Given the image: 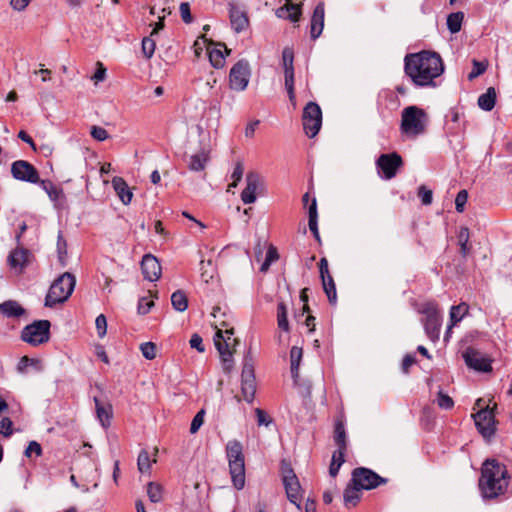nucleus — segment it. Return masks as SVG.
Wrapping results in <instances>:
<instances>
[{
  "label": "nucleus",
  "instance_id": "nucleus-10",
  "mask_svg": "<svg viewBox=\"0 0 512 512\" xmlns=\"http://www.w3.org/2000/svg\"><path fill=\"white\" fill-rule=\"evenodd\" d=\"M251 70L249 62L241 59L236 62L229 73V86L235 91H244L249 83Z\"/></svg>",
  "mask_w": 512,
  "mask_h": 512
},
{
  "label": "nucleus",
  "instance_id": "nucleus-26",
  "mask_svg": "<svg viewBox=\"0 0 512 512\" xmlns=\"http://www.w3.org/2000/svg\"><path fill=\"white\" fill-rule=\"evenodd\" d=\"M333 438L335 444L338 447L336 451H341V453H345L347 449V435L342 417H339L335 420Z\"/></svg>",
  "mask_w": 512,
  "mask_h": 512
},
{
  "label": "nucleus",
  "instance_id": "nucleus-8",
  "mask_svg": "<svg viewBox=\"0 0 512 512\" xmlns=\"http://www.w3.org/2000/svg\"><path fill=\"white\" fill-rule=\"evenodd\" d=\"M387 479L365 467H357L352 471L351 483L361 490H371L379 485L386 484Z\"/></svg>",
  "mask_w": 512,
  "mask_h": 512
},
{
  "label": "nucleus",
  "instance_id": "nucleus-3",
  "mask_svg": "<svg viewBox=\"0 0 512 512\" xmlns=\"http://www.w3.org/2000/svg\"><path fill=\"white\" fill-rule=\"evenodd\" d=\"M429 123L426 111L416 105L405 107L401 112L400 131L409 138L423 135Z\"/></svg>",
  "mask_w": 512,
  "mask_h": 512
},
{
  "label": "nucleus",
  "instance_id": "nucleus-43",
  "mask_svg": "<svg viewBox=\"0 0 512 512\" xmlns=\"http://www.w3.org/2000/svg\"><path fill=\"white\" fill-rule=\"evenodd\" d=\"M436 403L440 408L445 410H450L454 407L453 399L441 390L437 394Z\"/></svg>",
  "mask_w": 512,
  "mask_h": 512
},
{
  "label": "nucleus",
  "instance_id": "nucleus-18",
  "mask_svg": "<svg viewBox=\"0 0 512 512\" xmlns=\"http://www.w3.org/2000/svg\"><path fill=\"white\" fill-rule=\"evenodd\" d=\"M261 179L258 173L249 172L246 175V187L241 192V200L244 204H252L256 201V191L260 185Z\"/></svg>",
  "mask_w": 512,
  "mask_h": 512
},
{
  "label": "nucleus",
  "instance_id": "nucleus-2",
  "mask_svg": "<svg viewBox=\"0 0 512 512\" xmlns=\"http://www.w3.org/2000/svg\"><path fill=\"white\" fill-rule=\"evenodd\" d=\"M510 476L506 466L496 459H487L482 464L479 478V490L484 499H496L503 495L509 484Z\"/></svg>",
  "mask_w": 512,
  "mask_h": 512
},
{
  "label": "nucleus",
  "instance_id": "nucleus-46",
  "mask_svg": "<svg viewBox=\"0 0 512 512\" xmlns=\"http://www.w3.org/2000/svg\"><path fill=\"white\" fill-rule=\"evenodd\" d=\"M140 350L143 357L148 360H153L156 357V345L153 342L142 343Z\"/></svg>",
  "mask_w": 512,
  "mask_h": 512
},
{
  "label": "nucleus",
  "instance_id": "nucleus-58",
  "mask_svg": "<svg viewBox=\"0 0 512 512\" xmlns=\"http://www.w3.org/2000/svg\"><path fill=\"white\" fill-rule=\"evenodd\" d=\"M32 364V359H30L27 355L23 356L17 364V371L20 373H25L27 368Z\"/></svg>",
  "mask_w": 512,
  "mask_h": 512
},
{
  "label": "nucleus",
  "instance_id": "nucleus-41",
  "mask_svg": "<svg viewBox=\"0 0 512 512\" xmlns=\"http://www.w3.org/2000/svg\"><path fill=\"white\" fill-rule=\"evenodd\" d=\"M138 469L141 473L149 472L151 468V461L149 453L146 450H141L137 459Z\"/></svg>",
  "mask_w": 512,
  "mask_h": 512
},
{
  "label": "nucleus",
  "instance_id": "nucleus-19",
  "mask_svg": "<svg viewBox=\"0 0 512 512\" xmlns=\"http://www.w3.org/2000/svg\"><path fill=\"white\" fill-rule=\"evenodd\" d=\"M463 358L466 365L476 371L489 372L492 370L490 361L474 350H467L463 354Z\"/></svg>",
  "mask_w": 512,
  "mask_h": 512
},
{
  "label": "nucleus",
  "instance_id": "nucleus-9",
  "mask_svg": "<svg viewBox=\"0 0 512 512\" xmlns=\"http://www.w3.org/2000/svg\"><path fill=\"white\" fill-rule=\"evenodd\" d=\"M303 129L310 138L315 137L322 124V112L320 106L315 102H309L303 109Z\"/></svg>",
  "mask_w": 512,
  "mask_h": 512
},
{
  "label": "nucleus",
  "instance_id": "nucleus-32",
  "mask_svg": "<svg viewBox=\"0 0 512 512\" xmlns=\"http://www.w3.org/2000/svg\"><path fill=\"white\" fill-rule=\"evenodd\" d=\"M323 290L327 295L328 301L331 305H335L337 303V292L335 282L331 275H328L324 278H321Z\"/></svg>",
  "mask_w": 512,
  "mask_h": 512
},
{
  "label": "nucleus",
  "instance_id": "nucleus-62",
  "mask_svg": "<svg viewBox=\"0 0 512 512\" xmlns=\"http://www.w3.org/2000/svg\"><path fill=\"white\" fill-rule=\"evenodd\" d=\"M458 242L459 243H469L470 232L467 227H461L458 233Z\"/></svg>",
  "mask_w": 512,
  "mask_h": 512
},
{
  "label": "nucleus",
  "instance_id": "nucleus-38",
  "mask_svg": "<svg viewBox=\"0 0 512 512\" xmlns=\"http://www.w3.org/2000/svg\"><path fill=\"white\" fill-rule=\"evenodd\" d=\"M467 312L468 305L466 303L452 306L450 309V322L452 325H456L458 322H460Z\"/></svg>",
  "mask_w": 512,
  "mask_h": 512
},
{
  "label": "nucleus",
  "instance_id": "nucleus-17",
  "mask_svg": "<svg viewBox=\"0 0 512 512\" xmlns=\"http://www.w3.org/2000/svg\"><path fill=\"white\" fill-rule=\"evenodd\" d=\"M141 269L144 278L151 282L160 278L161 265L158 259L151 254H146L143 256L141 261Z\"/></svg>",
  "mask_w": 512,
  "mask_h": 512
},
{
  "label": "nucleus",
  "instance_id": "nucleus-61",
  "mask_svg": "<svg viewBox=\"0 0 512 512\" xmlns=\"http://www.w3.org/2000/svg\"><path fill=\"white\" fill-rule=\"evenodd\" d=\"M308 226L316 239H319L318 217H309Z\"/></svg>",
  "mask_w": 512,
  "mask_h": 512
},
{
  "label": "nucleus",
  "instance_id": "nucleus-51",
  "mask_svg": "<svg viewBox=\"0 0 512 512\" xmlns=\"http://www.w3.org/2000/svg\"><path fill=\"white\" fill-rule=\"evenodd\" d=\"M418 196L420 197L423 205H430L432 203V200H433L432 191L427 189L424 185L419 187Z\"/></svg>",
  "mask_w": 512,
  "mask_h": 512
},
{
  "label": "nucleus",
  "instance_id": "nucleus-33",
  "mask_svg": "<svg viewBox=\"0 0 512 512\" xmlns=\"http://www.w3.org/2000/svg\"><path fill=\"white\" fill-rule=\"evenodd\" d=\"M360 491H361V489L358 486L353 485L350 482V484L344 490V494H343V499H344L345 505L355 506L360 500Z\"/></svg>",
  "mask_w": 512,
  "mask_h": 512
},
{
  "label": "nucleus",
  "instance_id": "nucleus-36",
  "mask_svg": "<svg viewBox=\"0 0 512 512\" xmlns=\"http://www.w3.org/2000/svg\"><path fill=\"white\" fill-rule=\"evenodd\" d=\"M464 19L463 12H454L447 17V28L451 33H457L461 30L462 21Z\"/></svg>",
  "mask_w": 512,
  "mask_h": 512
},
{
  "label": "nucleus",
  "instance_id": "nucleus-23",
  "mask_svg": "<svg viewBox=\"0 0 512 512\" xmlns=\"http://www.w3.org/2000/svg\"><path fill=\"white\" fill-rule=\"evenodd\" d=\"M210 159V151L206 148H201L200 151L190 156L188 168L190 171L199 172L203 171Z\"/></svg>",
  "mask_w": 512,
  "mask_h": 512
},
{
  "label": "nucleus",
  "instance_id": "nucleus-37",
  "mask_svg": "<svg viewBox=\"0 0 512 512\" xmlns=\"http://www.w3.org/2000/svg\"><path fill=\"white\" fill-rule=\"evenodd\" d=\"M277 324L281 330L289 332L290 326L287 318V307L284 302H279L277 305Z\"/></svg>",
  "mask_w": 512,
  "mask_h": 512
},
{
  "label": "nucleus",
  "instance_id": "nucleus-29",
  "mask_svg": "<svg viewBox=\"0 0 512 512\" xmlns=\"http://www.w3.org/2000/svg\"><path fill=\"white\" fill-rule=\"evenodd\" d=\"M214 341L222 361L224 363H228L229 361H231L232 353L229 351V344L227 343V340L223 336L222 330H217Z\"/></svg>",
  "mask_w": 512,
  "mask_h": 512
},
{
  "label": "nucleus",
  "instance_id": "nucleus-40",
  "mask_svg": "<svg viewBox=\"0 0 512 512\" xmlns=\"http://www.w3.org/2000/svg\"><path fill=\"white\" fill-rule=\"evenodd\" d=\"M147 495L151 502H160L162 500V487L157 483L150 482L147 486Z\"/></svg>",
  "mask_w": 512,
  "mask_h": 512
},
{
  "label": "nucleus",
  "instance_id": "nucleus-39",
  "mask_svg": "<svg viewBox=\"0 0 512 512\" xmlns=\"http://www.w3.org/2000/svg\"><path fill=\"white\" fill-rule=\"evenodd\" d=\"M344 454L345 453H341V451H334L329 467V474L331 477H336L338 474L341 465L344 463Z\"/></svg>",
  "mask_w": 512,
  "mask_h": 512
},
{
  "label": "nucleus",
  "instance_id": "nucleus-1",
  "mask_svg": "<svg viewBox=\"0 0 512 512\" xmlns=\"http://www.w3.org/2000/svg\"><path fill=\"white\" fill-rule=\"evenodd\" d=\"M404 71L415 86L435 87L434 80L444 72V65L438 53L421 51L405 56Z\"/></svg>",
  "mask_w": 512,
  "mask_h": 512
},
{
  "label": "nucleus",
  "instance_id": "nucleus-21",
  "mask_svg": "<svg viewBox=\"0 0 512 512\" xmlns=\"http://www.w3.org/2000/svg\"><path fill=\"white\" fill-rule=\"evenodd\" d=\"M11 174L16 180L32 182V164L17 160L11 165Z\"/></svg>",
  "mask_w": 512,
  "mask_h": 512
},
{
  "label": "nucleus",
  "instance_id": "nucleus-44",
  "mask_svg": "<svg viewBox=\"0 0 512 512\" xmlns=\"http://www.w3.org/2000/svg\"><path fill=\"white\" fill-rule=\"evenodd\" d=\"M473 68L472 71L468 74V79L473 80L483 74L487 69V63L481 62L476 59L472 60Z\"/></svg>",
  "mask_w": 512,
  "mask_h": 512
},
{
  "label": "nucleus",
  "instance_id": "nucleus-34",
  "mask_svg": "<svg viewBox=\"0 0 512 512\" xmlns=\"http://www.w3.org/2000/svg\"><path fill=\"white\" fill-rule=\"evenodd\" d=\"M172 307L178 312H184L188 308V298L184 291L177 290L171 295Z\"/></svg>",
  "mask_w": 512,
  "mask_h": 512
},
{
  "label": "nucleus",
  "instance_id": "nucleus-64",
  "mask_svg": "<svg viewBox=\"0 0 512 512\" xmlns=\"http://www.w3.org/2000/svg\"><path fill=\"white\" fill-rule=\"evenodd\" d=\"M50 192L51 193L48 196L50 200L53 201L54 203H58L61 199L64 198L63 191L57 187H55V189H53Z\"/></svg>",
  "mask_w": 512,
  "mask_h": 512
},
{
  "label": "nucleus",
  "instance_id": "nucleus-60",
  "mask_svg": "<svg viewBox=\"0 0 512 512\" xmlns=\"http://www.w3.org/2000/svg\"><path fill=\"white\" fill-rule=\"evenodd\" d=\"M416 362V359L413 355L407 354L404 356L402 361V370L404 373H408L409 368Z\"/></svg>",
  "mask_w": 512,
  "mask_h": 512
},
{
  "label": "nucleus",
  "instance_id": "nucleus-24",
  "mask_svg": "<svg viewBox=\"0 0 512 512\" xmlns=\"http://www.w3.org/2000/svg\"><path fill=\"white\" fill-rule=\"evenodd\" d=\"M51 323L48 320H34V346L43 344L50 339Z\"/></svg>",
  "mask_w": 512,
  "mask_h": 512
},
{
  "label": "nucleus",
  "instance_id": "nucleus-35",
  "mask_svg": "<svg viewBox=\"0 0 512 512\" xmlns=\"http://www.w3.org/2000/svg\"><path fill=\"white\" fill-rule=\"evenodd\" d=\"M0 312L8 317H18L24 314V309L15 301L0 304Z\"/></svg>",
  "mask_w": 512,
  "mask_h": 512
},
{
  "label": "nucleus",
  "instance_id": "nucleus-63",
  "mask_svg": "<svg viewBox=\"0 0 512 512\" xmlns=\"http://www.w3.org/2000/svg\"><path fill=\"white\" fill-rule=\"evenodd\" d=\"M31 0H11L10 4L14 10L21 11L25 9Z\"/></svg>",
  "mask_w": 512,
  "mask_h": 512
},
{
  "label": "nucleus",
  "instance_id": "nucleus-13",
  "mask_svg": "<svg viewBox=\"0 0 512 512\" xmlns=\"http://www.w3.org/2000/svg\"><path fill=\"white\" fill-rule=\"evenodd\" d=\"M402 165V157L397 152L381 154L376 160L377 169L383 173L382 178L386 180L394 178Z\"/></svg>",
  "mask_w": 512,
  "mask_h": 512
},
{
  "label": "nucleus",
  "instance_id": "nucleus-54",
  "mask_svg": "<svg viewBox=\"0 0 512 512\" xmlns=\"http://www.w3.org/2000/svg\"><path fill=\"white\" fill-rule=\"evenodd\" d=\"M189 344H190V347L193 348V349H196L198 352L200 353H203L205 351V346L203 344V339L202 337L197 334V333H194L191 338H190V341H189Z\"/></svg>",
  "mask_w": 512,
  "mask_h": 512
},
{
  "label": "nucleus",
  "instance_id": "nucleus-4",
  "mask_svg": "<svg viewBox=\"0 0 512 512\" xmlns=\"http://www.w3.org/2000/svg\"><path fill=\"white\" fill-rule=\"evenodd\" d=\"M226 456L233 486L241 490L245 485V461L242 444L238 440H230L226 444Z\"/></svg>",
  "mask_w": 512,
  "mask_h": 512
},
{
  "label": "nucleus",
  "instance_id": "nucleus-49",
  "mask_svg": "<svg viewBox=\"0 0 512 512\" xmlns=\"http://www.w3.org/2000/svg\"><path fill=\"white\" fill-rule=\"evenodd\" d=\"M204 416H205V411L203 409L198 411L197 414L194 416V418L192 419V422H191V426H190V432L192 434H195L200 429V427L203 425Z\"/></svg>",
  "mask_w": 512,
  "mask_h": 512
},
{
  "label": "nucleus",
  "instance_id": "nucleus-47",
  "mask_svg": "<svg viewBox=\"0 0 512 512\" xmlns=\"http://www.w3.org/2000/svg\"><path fill=\"white\" fill-rule=\"evenodd\" d=\"M34 184L39 185V187L49 195L53 189H55V185L47 180H42L39 177L37 170L34 168Z\"/></svg>",
  "mask_w": 512,
  "mask_h": 512
},
{
  "label": "nucleus",
  "instance_id": "nucleus-59",
  "mask_svg": "<svg viewBox=\"0 0 512 512\" xmlns=\"http://www.w3.org/2000/svg\"><path fill=\"white\" fill-rule=\"evenodd\" d=\"M40 67L38 71L34 70V76H40L43 82L51 80V70L44 69L42 64H40Z\"/></svg>",
  "mask_w": 512,
  "mask_h": 512
},
{
  "label": "nucleus",
  "instance_id": "nucleus-14",
  "mask_svg": "<svg viewBox=\"0 0 512 512\" xmlns=\"http://www.w3.org/2000/svg\"><path fill=\"white\" fill-rule=\"evenodd\" d=\"M282 60L285 77V88L287 90L289 100L293 105H295L293 51L289 48H285L282 52Z\"/></svg>",
  "mask_w": 512,
  "mask_h": 512
},
{
  "label": "nucleus",
  "instance_id": "nucleus-20",
  "mask_svg": "<svg viewBox=\"0 0 512 512\" xmlns=\"http://www.w3.org/2000/svg\"><path fill=\"white\" fill-rule=\"evenodd\" d=\"M325 7L323 2H319L314 8L310 22L311 39L316 40L324 28Z\"/></svg>",
  "mask_w": 512,
  "mask_h": 512
},
{
  "label": "nucleus",
  "instance_id": "nucleus-31",
  "mask_svg": "<svg viewBox=\"0 0 512 512\" xmlns=\"http://www.w3.org/2000/svg\"><path fill=\"white\" fill-rule=\"evenodd\" d=\"M302 348L293 346L290 350V360H291V376L295 382H297V378L299 376V365L302 359Z\"/></svg>",
  "mask_w": 512,
  "mask_h": 512
},
{
  "label": "nucleus",
  "instance_id": "nucleus-50",
  "mask_svg": "<svg viewBox=\"0 0 512 512\" xmlns=\"http://www.w3.org/2000/svg\"><path fill=\"white\" fill-rule=\"evenodd\" d=\"M97 334L100 338H103L107 333V319L105 315L100 314L95 320Z\"/></svg>",
  "mask_w": 512,
  "mask_h": 512
},
{
  "label": "nucleus",
  "instance_id": "nucleus-53",
  "mask_svg": "<svg viewBox=\"0 0 512 512\" xmlns=\"http://www.w3.org/2000/svg\"><path fill=\"white\" fill-rule=\"evenodd\" d=\"M244 172L243 164L238 161L234 167L231 178L233 179V183L230 184V187H236L237 183L242 179Z\"/></svg>",
  "mask_w": 512,
  "mask_h": 512
},
{
  "label": "nucleus",
  "instance_id": "nucleus-56",
  "mask_svg": "<svg viewBox=\"0 0 512 512\" xmlns=\"http://www.w3.org/2000/svg\"><path fill=\"white\" fill-rule=\"evenodd\" d=\"M90 134L97 141H104L108 138V132L104 128L96 125L91 127Z\"/></svg>",
  "mask_w": 512,
  "mask_h": 512
},
{
  "label": "nucleus",
  "instance_id": "nucleus-22",
  "mask_svg": "<svg viewBox=\"0 0 512 512\" xmlns=\"http://www.w3.org/2000/svg\"><path fill=\"white\" fill-rule=\"evenodd\" d=\"M302 4L287 2L284 6L276 10L279 18L288 19L291 22H298L302 15Z\"/></svg>",
  "mask_w": 512,
  "mask_h": 512
},
{
  "label": "nucleus",
  "instance_id": "nucleus-27",
  "mask_svg": "<svg viewBox=\"0 0 512 512\" xmlns=\"http://www.w3.org/2000/svg\"><path fill=\"white\" fill-rule=\"evenodd\" d=\"M94 402L99 422L104 428L109 427L112 418V406L110 404L101 403L97 397L94 398Z\"/></svg>",
  "mask_w": 512,
  "mask_h": 512
},
{
  "label": "nucleus",
  "instance_id": "nucleus-28",
  "mask_svg": "<svg viewBox=\"0 0 512 512\" xmlns=\"http://www.w3.org/2000/svg\"><path fill=\"white\" fill-rule=\"evenodd\" d=\"M223 49L226 52H228L227 47L224 43H218L212 49L208 48L209 61L211 65L216 69H220L225 65V56L223 53Z\"/></svg>",
  "mask_w": 512,
  "mask_h": 512
},
{
  "label": "nucleus",
  "instance_id": "nucleus-30",
  "mask_svg": "<svg viewBox=\"0 0 512 512\" xmlns=\"http://www.w3.org/2000/svg\"><path fill=\"white\" fill-rule=\"evenodd\" d=\"M496 104V90L494 87H489L485 93L481 94L478 98V106L484 111H491Z\"/></svg>",
  "mask_w": 512,
  "mask_h": 512
},
{
  "label": "nucleus",
  "instance_id": "nucleus-55",
  "mask_svg": "<svg viewBox=\"0 0 512 512\" xmlns=\"http://www.w3.org/2000/svg\"><path fill=\"white\" fill-rule=\"evenodd\" d=\"M153 306H154V302L152 300H149L148 298L143 297L138 302V307H137L138 313L145 315V314L149 313V311L151 310V308Z\"/></svg>",
  "mask_w": 512,
  "mask_h": 512
},
{
  "label": "nucleus",
  "instance_id": "nucleus-11",
  "mask_svg": "<svg viewBox=\"0 0 512 512\" xmlns=\"http://www.w3.org/2000/svg\"><path fill=\"white\" fill-rule=\"evenodd\" d=\"M241 391L245 401L251 403L255 396L256 383L254 366L249 352L245 355L244 358V364L241 373Z\"/></svg>",
  "mask_w": 512,
  "mask_h": 512
},
{
  "label": "nucleus",
  "instance_id": "nucleus-15",
  "mask_svg": "<svg viewBox=\"0 0 512 512\" xmlns=\"http://www.w3.org/2000/svg\"><path fill=\"white\" fill-rule=\"evenodd\" d=\"M30 251L22 246L13 249L8 257L7 264L16 274L23 273L24 269L29 265Z\"/></svg>",
  "mask_w": 512,
  "mask_h": 512
},
{
  "label": "nucleus",
  "instance_id": "nucleus-16",
  "mask_svg": "<svg viewBox=\"0 0 512 512\" xmlns=\"http://www.w3.org/2000/svg\"><path fill=\"white\" fill-rule=\"evenodd\" d=\"M229 19L232 29L236 33H241L249 26L247 13L241 10L234 2L228 3Z\"/></svg>",
  "mask_w": 512,
  "mask_h": 512
},
{
  "label": "nucleus",
  "instance_id": "nucleus-48",
  "mask_svg": "<svg viewBox=\"0 0 512 512\" xmlns=\"http://www.w3.org/2000/svg\"><path fill=\"white\" fill-rule=\"evenodd\" d=\"M468 193L466 190H460L455 198V209L457 212L462 213L467 203Z\"/></svg>",
  "mask_w": 512,
  "mask_h": 512
},
{
  "label": "nucleus",
  "instance_id": "nucleus-5",
  "mask_svg": "<svg viewBox=\"0 0 512 512\" xmlns=\"http://www.w3.org/2000/svg\"><path fill=\"white\" fill-rule=\"evenodd\" d=\"M75 285V276L70 272H64L52 282L45 297L44 306L54 308L57 304L66 302L73 293Z\"/></svg>",
  "mask_w": 512,
  "mask_h": 512
},
{
  "label": "nucleus",
  "instance_id": "nucleus-45",
  "mask_svg": "<svg viewBox=\"0 0 512 512\" xmlns=\"http://www.w3.org/2000/svg\"><path fill=\"white\" fill-rule=\"evenodd\" d=\"M156 44L150 37H144L142 40V52L147 59H150L155 52Z\"/></svg>",
  "mask_w": 512,
  "mask_h": 512
},
{
  "label": "nucleus",
  "instance_id": "nucleus-7",
  "mask_svg": "<svg viewBox=\"0 0 512 512\" xmlns=\"http://www.w3.org/2000/svg\"><path fill=\"white\" fill-rule=\"evenodd\" d=\"M420 312L426 316L423 324L427 337L432 342H436L440 336L442 322V317L437 305L433 302H427L423 304Z\"/></svg>",
  "mask_w": 512,
  "mask_h": 512
},
{
  "label": "nucleus",
  "instance_id": "nucleus-25",
  "mask_svg": "<svg viewBox=\"0 0 512 512\" xmlns=\"http://www.w3.org/2000/svg\"><path fill=\"white\" fill-rule=\"evenodd\" d=\"M112 186L120 201L124 205H128L132 200L133 193L129 186L127 185L126 181L122 177L115 176L112 179Z\"/></svg>",
  "mask_w": 512,
  "mask_h": 512
},
{
  "label": "nucleus",
  "instance_id": "nucleus-12",
  "mask_svg": "<svg viewBox=\"0 0 512 512\" xmlns=\"http://www.w3.org/2000/svg\"><path fill=\"white\" fill-rule=\"evenodd\" d=\"M473 417L478 432L484 439L490 440L496 431L493 410L489 406L482 407Z\"/></svg>",
  "mask_w": 512,
  "mask_h": 512
},
{
  "label": "nucleus",
  "instance_id": "nucleus-57",
  "mask_svg": "<svg viewBox=\"0 0 512 512\" xmlns=\"http://www.w3.org/2000/svg\"><path fill=\"white\" fill-rule=\"evenodd\" d=\"M255 413L257 417V423L259 426H269L272 423V419L264 410L256 408Z\"/></svg>",
  "mask_w": 512,
  "mask_h": 512
},
{
  "label": "nucleus",
  "instance_id": "nucleus-52",
  "mask_svg": "<svg viewBox=\"0 0 512 512\" xmlns=\"http://www.w3.org/2000/svg\"><path fill=\"white\" fill-rule=\"evenodd\" d=\"M180 15L184 23L190 24L193 21V17L190 11V5L188 2H182L179 7Z\"/></svg>",
  "mask_w": 512,
  "mask_h": 512
},
{
  "label": "nucleus",
  "instance_id": "nucleus-6",
  "mask_svg": "<svg viewBox=\"0 0 512 512\" xmlns=\"http://www.w3.org/2000/svg\"><path fill=\"white\" fill-rule=\"evenodd\" d=\"M280 474L287 498L300 509L301 486L290 461L282 459L280 462Z\"/></svg>",
  "mask_w": 512,
  "mask_h": 512
},
{
  "label": "nucleus",
  "instance_id": "nucleus-42",
  "mask_svg": "<svg viewBox=\"0 0 512 512\" xmlns=\"http://www.w3.org/2000/svg\"><path fill=\"white\" fill-rule=\"evenodd\" d=\"M57 253L60 263L65 265V258L67 256V242L61 232L58 233L57 237Z\"/></svg>",
  "mask_w": 512,
  "mask_h": 512
}]
</instances>
